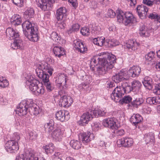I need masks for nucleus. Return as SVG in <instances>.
Here are the masks:
<instances>
[{"label": "nucleus", "mask_w": 160, "mask_h": 160, "mask_svg": "<svg viewBox=\"0 0 160 160\" xmlns=\"http://www.w3.org/2000/svg\"><path fill=\"white\" fill-rule=\"evenodd\" d=\"M128 77L127 71L125 69H122L118 74L113 76L112 77V80L116 83H118L124 79H127Z\"/></svg>", "instance_id": "2eb2a0df"}, {"label": "nucleus", "mask_w": 160, "mask_h": 160, "mask_svg": "<svg viewBox=\"0 0 160 160\" xmlns=\"http://www.w3.org/2000/svg\"><path fill=\"white\" fill-rule=\"evenodd\" d=\"M26 87L28 88L32 93L37 96L43 94L44 92V88L42 86L39 87V81L35 79L30 74L25 77Z\"/></svg>", "instance_id": "f03ea898"}, {"label": "nucleus", "mask_w": 160, "mask_h": 160, "mask_svg": "<svg viewBox=\"0 0 160 160\" xmlns=\"http://www.w3.org/2000/svg\"><path fill=\"white\" fill-rule=\"evenodd\" d=\"M53 52L55 56L59 58L65 54V50L60 47H54L53 49Z\"/></svg>", "instance_id": "c85d7f7f"}, {"label": "nucleus", "mask_w": 160, "mask_h": 160, "mask_svg": "<svg viewBox=\"0 0 160 160\" xmlns=\"http://www.w3.org/2000/svg\"><path fill=\"white\" fill-rule=\"evenodd\" d=\"M37 132L34 131H30L28 133V137L31 140H35L37 137Z\"/></svg>", "instance_id": "3c124183"}, {"label": "nucleus", "mask_w": 160, "mask_h": 160, "mask_svg": "<svg viewBox=\"0 0 160 160\" xmlns=\"http://www.w3.org/2000/svg\"><path fill=\"white\" fill-rule=\"evenodd\" d=\"M67 15V10L65 7H60L57 10L56 13L57 18L58 21L64 20Z\"/></svg>", "instance_id": "412c9836"}, {"label": "nucleus", "mask_w": 160, "mask_h": 160, "mask_svg": "<svg viewBox=\"0 0 160 160\" xmlns=\"http://www.w3.org/2000/svg\"><path fill=\"white\" fill-rule=\"evenodd\" d=\"M62 155L59 152H55L53 156L54 160H62Z\"/></svg>", "instance_id": "0e129e2a"}, {"label": "nucleus", "mask_w": 160, "mask_h": 160, "mask_svg": "<svg viewBox=\"0 0 160 160\" xmlns=\"http://www.w3.org/2000/svg\"><path fill=\"white\" fill-rule=\"evenodd\" d=\"M11 22L12 25L15 26L20 25L22 22L21 16L18 14H14L11 18Z\"/></svg>", "instance_id": "cd10ccee"}, {"label": "nucleus", "mask_w": 160, "mask_h": 160, "mask_svg": "<svg viewBox=\"0 0 160 160\" xmlns=\"http://www.w3.org/2000/svg\"><path fill=\"white\" fill-rule=\"evenodd\" d=\"M80 32L83 36H88L90 33L89 29L86 27L82 28Z\"/></svg>", "instance_id": "052dcab7"}, {"label": "nucleus", "mask_w": 160, "mask_h": 160, "mask_svg": "<svg viewBox=\"0 0 160 160\" xmlns=\"http://www.w3.org/2000/svg\"><path fill=\"white\" fill-rule=\"evenodd\" d=\"M102 58H99L98 56H95L92 58L90 61V67L93 70H94L95 67L98 64L100 65V62H101Z\"/></svg>", "instance_id": "bb28decb"}, {"label": "nucleus", "mask_w": 160, "mask_h": 160, "mask_svg": "<svg viewBox=\"0 0 160 160\" xmlns=\"http://www.w3.org/2000/svg\"><path fill=\"white\" fill-rule=\"evenodd\" d=\"M73 46L75 50L78 52L85 53L87 51V48L79 39L75 40L73 42Z\"/></svg>", "instance_id": "f8f14e48"}, {"label": "nucleus", "mask_w": 160, "mask_h": 160, "mask_svg": "<svg viewBox=\"0 0 160 160\" xmlns=\"http://www.w3.org/2000/svg\"><path fill=\"white\" fill-rule=\"evenodd\" d=\"M113 133H114L117 136H121L123 135L125 133V132L123 129L118 128L112 131Z\"/></svg>", "instance_id": "bf43d9fd"}, {"label": "nucleus", "mask_w": 160, "mask_h": 160, "mask_svg": "<svg viewBox=\"0 0 160 160\" xmlns=\"http://www.w3.org/2000/svg\"><path fill=\"white\" fill-rule=\"evenodd\" d=\"M34 11L32 8H28L24 12V15L27 19H29L34 17Z\"/></svg>", "instance_id": "4c0bfd02"}, {"label": "nucleus", "mask_w": 160, "mask_h": 160, "mask_svg": "<svg viewBox=\"0 0 160 160\" xmlns=\"http://www.w3.org/2000/svg\"><path fill=\"white\" fill-rule=\"evenodd\" d=\"M43 63L45 67V69H44L45 72V71L47 72L50 75H52L53 71V69L47 63L44 62H43Z\"/></svg>", "instance_id": "de8ad7c7"}, {"label": "nucleus", "mask_w": 160, "mask_h": 160, "mask_svg": "<svg viewBox=\"0 0 160 160\" xmlns=\"http://www.w3.org/2000/svg\"><path fill=\"white\" fill-rule=\"evenodd\" d=\"M22 27L25 36L29 40L33 42L38 41L39 37L38 29L36 24L27 20L22 24Z\"/></svg>", "instance_id": "f257e3e1"}, {"label": "nucleus", "mask_w": 160, "mask_h": 160, "mask_svg": "<svg viewBox=\"0 0 160 160\" xmlns=\"http://www.w3.org/2000/svg\"><path fill=\"white\" fill-rule=\"evenodd\" d=\"M139 44L134 40H130L128 43H126L123 46L124 48L128 49H131L132 50H135L139 46Z\"/></svg>", "instance_id": "a878e982"}, {"label": "nucleus", "mask_w": 160, "mask_h": 160, "mask_svg": "<svg viewBox=\"0 0 160 160\" xmlns=\"http://www.w3.org/2000/svg\"><path fill=\"white\" fill-rule=\"evenodd\" d=\"M148 18L151 19H159L160 17L155 12H153L150 14L148 16Z\"/></svg>", "instance_id": "680f3d73"}, {"label": "nucleus", "mask_w": 160, "mask_h": 160, "mask_svg": "<svg viewBox=\"0 0 160 160\" xmlns=\"http://www.w3.org/2000/svg\"><path fill=\"white\" fill-rule=\"evenodd\" d=\"M7 36L10 39H14L18 38L19 36L18 32L15 29L8 28L6 30Z\"/></svg>", "instance_id": "6ab92c4d"}, {"label": "nucleus", "mask_w": 160, "mask_h": 160, "mask_svg": "<svg viewBox=\"0 0 160 160\" xmlns=\"http://www.w3.org/2000/svg\"><path fill=\"white\" fill-rule=\"evenodd\" d=\"M8 102V100L5 96L2 95H0V104L6 105Z\"/></svg>", "instance_id": "4d7b16f0"}, {"label": "nucleus", "mask_w": 160, "mask_h": 160, "mask_svg": "<svg viewBox=\"0 0 160 160\" xmlns=\"http://www.w3.org/2000/svg\"><path fill=\"white\" fill-rule=\"evenodd\" d=\"M107 15L111 18H113L116 15V13L112 9L108 10L107 12Z\"/></svg>", "instance_id": "774afa93"}, {"label": "nucleus", "mask_w": 160, "mask_h": 160, "mask_svg": "<svg viewBox=\"0 0 160 160\" xmlns=\"http://www.w3.org/2000/svg\"><path fill=\"white\" fill-rule=\"evenodd\" d=\"M136 22V18L134 17L131 13L129 12L125 13L124 24L125 25H128L130 23H134Z\"/></svg>", "instance_id": "4be33fe9"}, {"label": "nucleus", "mask_w": 160, "mask_h": 160, "mask_svg": "<svg viewBox=\"0 0 160 160\" xmlns=\"http://www.w3.org/2000/svg\"><path fill=\"white\" fill-rule=\"evenodd\" d=\"M125 91L122 85L117 86L113 90L111 95L112 100L116 102H118L121 100V98L124 95Z\"/></svg>", "instance_id": "0eeeda50"}, {"label": "nucleus", "mask_w": 160, "mask_h": 160, "mask_svg": "<svg viewBox=\"0 0 160 160\" xmlns=\"http://www.w3.org/2000/svg\"><path fill=\"white\" fill-rule=\"evenodd\" d=\"M144 100L142 98H137L131 102L132 105L134 107L137 108L144 102Z\"/></svg>", "instance_id": "37998d69"}, {"label": "nucleus", "mask_w": 160, "mask_h": 160, "mask_svg": "<svg viewBox=\"0 0 160 160\" xmlns=\"http://www.w3.org/2000/svg\"><path fill=\"white\" fill-rule=\"evenodd\" d=\"M43 148L47 154L52 152L54 149L53 144L52 143H50L48 145L43 146Z\"/></svg>", "instance_id": "a19ab883"}, {"label": "nucleus", "mask_w": 160, "mask_h": 160, "mask_svg": "<svg viewBox=\"0 0 160 160\" xmlns=\"http://www.w3.org/2000/svg\"><path fill=\"white\" fill-rule=\"evenodd\" d=\"M132 100V98L129 95H127L124 96L123 98H121V100L119 101L121 103H128L131 102Z\"/></svg>", "instance_id": "09e8293b"}, {"label": "nucleus", "mask_w": 160, "mask_h": 160, "mask_svg": "<svg viewBox=\"0 0 160 160\" xmlns=\"http://www.w3.org/2000/svg\"><path fill=\"white\" fill-rule=\"evenodd\" d=\"M154 93L157 95H160V83L156 84L153 89Z\"/></svg>", "instance_id": "e2e57ef3"}, {"label": "nucleus", "mask_w": 160, "mask_h": 160, "mask_svg": "<svg viewBox=\"0 0 160 160\" xmlns=\"http://www.w3.org/2000/svg\"><path fill=\"white\" fill-rule=\"evenodd\" d=\"M150 30L144 25L140 26L139 28V34L142 37H148L149 36Z\"/></svg>", "instance_id": "473e14b6"}, {"label": "nucleus", "mask_w": 160, "mask_h": 160, "mask_svg": "<svg viewBox=\"0 0 160 160\" xmlns=\"http://www.w3.org/2000/svg\"><path fill=\"white\" fill-rule=\"evenodd\" d=\"M142 84L138 81L135 80L132 82V89L133 92H138L140 89Z\"/></svg>", "instance_id": "c9c22d12"}, {"label": "nucleus", "mask_w": 160, "mask_h": 160, "mask_svg": "<svg viewBox=\"0 0 160 160\" xmlns=\"http://www.w3.org/2000/svg\"><path fill=\"white\" fill-rule=\"evenodd\" d=\"M38 6L44 11L51 9L55 0H35Z\"/></svg>", "instance_id": "6e6552de"}, {"label": "nucleus", "mask_w": 160, "mask_h": 160, "mask_svg": "<svg viewBox=\"0 0 160 160\" xmlns=\"http://www.w3.org/2000/svg\"><path fill=\"white\" fill-rule=\"evenodd\" d=\"M70 146L74 149H78L81 148V143L77 140H72L70 142Z\"/></svg>", "instance_id": "c03bdc74"}, {"label": "nucleus", "mask_w": 160, "mask_h": 160, "mask_svg": "<svg viewBox=\"0 0 160 160\" xmlns=\"http://www.w3.org/2000/svg\"><path fill=\"white\" fill-rule=\"evenodd\" d=\"M20 138V136L19 133L18 132H15L11 136L10 140L18 142Z\"/></svg>", "instance_id": "864d4df0"}, {"label": "nucleus", "mask_w": 160, "mask_h": 160, "mask_svg": "<svg viewBox=\"0 0 160 160\" xmlns=\"http://www.w3.org/2000/svg\"><path fill=\"white\" fill-rule=\"evenodd\" d=\"M136 10L140 18L144 19L146 18L148 11V8L146 6L143 5H138L137 7Z\"/></svg>", "instance_id": "a211bd4d"}, {"label": "nucleus", "mask_w": 160, "mask_h": 160, "mask_svg": "<svg viewBox=\"0 0 160 160\" xmlns=\"http://www.w3.org/2000/svg\"><path fill=\"white\" fill-rule=\"evenodd\" d=\"M68 79V77L64 73L59 74L58 79L56 80L57 86L60 88L61 92L65 93L68 88V86L66 82Z\"/></svg>", "instance_id": "423d86ee"}, {"label": "nucleus", "mask_w": 160, "mask_h": 160, "mask_svg": "<svg viewBox=\"0 0 160 160\" xmlns=\"http://www.w3.org/2000/svg\"><path fill=\"white\" fill-rule=\"evenodd\" d=\"M36 72L37 76L43 80L46 78V76H49L47 74L44 73L45 67L43 62H39L36 65Z\"/></svg>", "instance_id": "9b49d317"}, {"label": "nucleus", "mask_w": 160, "mask_h": 160, "mask_svg": "<svg viewBox=\"0 0 160 160\" xmlns=\"http://www.w3.org/2000/svg\"><path fill=\"white\" fill-rule=\"evenodd\" d=\"M102 123L104 127L110 128L112 131L119 127L117 120L114 118H108L105 119L103 120Z\"/></svg>", "instance_id": "1a4fd4ad"}, {"label": "nucleus", "mask_w": 160, "mask_h": 160, "mask_svg": "<svg viewBox=\"0 0 160 160\" xmlns=\"http://www.w3.org/2000/svg\"><path fill=\"white\" fill-rule=\"evenodd\" d=\"M142 82L144 87L150 90L152 88L153 83L151 78L145 77Z\"/></svg>", "instance_id": "c756f323"}, {"label": "nucleus", "mask_w": 160, "mask_h": 160, "mask_svg": "<svg viewBox=\"0 0 160 160\" xmlns=\"http://www.w3.org/2000/svg\"><path fill=\"white\" fill-rule=\"evenodd\" d=\"M61 106L63 107H69L73 102L72 98L69 96H63L60 100Z\"/></svg>", "instance_id": "b1692460"}, {"label": "nucleus", "mask_w": 160, "mask_h": 160, "mask_svg": "<svg viewBox=\"0 0 160 160\" xmlns=\"http://www.w3.org/2000/svg\"><path fill=\"white\" fill-rule=\"evenodd\" d=\"M124 144L123 147H129L132 146L133 144V141L132 138L125 137L123 138Z\"/></svg>", "instance_id": "79ce46f5"}, {"label": "nucleus", "mask_w": 160, "mask_h": 160, "mask_svg": "<svg viewBox=\"0 0 160 160\" xmlns=\"http://www.w3.org/2000/svg\"><path fill=\"white\" fill-rule=\"evenodd\" d=\"M46 78L42 80L48 92L52 91L53 89L52 85L49 81V76H46Z\"/></svg>", "instance_id": "e433bc0d"}, {"label": "nucleus", "mask_w": 160, "mask_h": 160, "mask_svg": "<svg viewBox=\"0 0 160 160\" xmlns=\"http://www.w3.org/2000/svg\"><path fill=\"white\" fill-rule=\"evenodd\" d=\"M106 110H103L102 109H98L92 111L93 117L94 116L95 117L104 116L106 115Z\"/></svg>", "instance_id": "72a5a7b5"}, {"label": "nucleus", "mask_w": 160, "mask_h": 160, "mask_svg": "<svg viewBox=\"0 0 160 160\" xmlns=\"http://www.w3.org/2000/svg\"><path fill=\"white\" fill-rule=\"evenodd\" d=\"M79 25L78 24H75L72 25L71 28L68 30V32L70 34L73 32L78 31L79 28Z\"/></svg>", "instance_id": "8fccbe9b"}, {"label": "nucleus", "mask_w": 160, "mask_h": 160, "mask_svg": "<svg viewBox=\"0 0 160 160\" xmlns=\"http://www.w3.org/2000/svg\"><path fill=\"white\" fill-rule=\"evenodd\" d=\"M146 102L150 105L159 104L160 103V97L158 96L148 98L146 99Z\"/></svg>", "instance_id": "7c9ffc66"}, {"label": "nucleus", "mask_w": 160, "mask_h": 160, "mask_svg": "<svg viewBox=\"0 0 160 160\" xmlns=\"http://www.w3.org/2000/svg\"><path fill=\"white\" fill-rule=\"evenodd\" d=\"M141 72V68L138 66H133L129 69L127 71V75L128 77L134 78L138 76Z\"/></svg>", "instance_id": "f3484780"}, {"label": "nucleus", "mask_w": 160, "mask_h": 160, "mask_svg": "<svg viewBox=\"0 0 160 160\" xmlns=\"http://www.w3.org/2000/svg\"><path fill=\"white\" fill-rule=\"evenodd\" d=\"M91 126L93 131H97L100 129L101 125L99 122H95L92 124Z\"/></svg>", "instance_id": "6e6d98bb"}, {"label": "nucleus", "mask_w": 160, "mask_h": 160, "mask_svg": "<svg viewBox=\"0 0 160 160\" xmlns=\"http://www.w3.org/2000/svg\"><path fill=\"white\" fill-rule=\"evenodd\" d=\"M55 118L58 120L63 122L68 120L70 118V113L66 110H60L57 112Z\"/></svg>", "instance_id": "ddd939ff"}, {"label": "nucleus", "mask_w": 160, "mask_h": 160, "mask_svg": "<svg viewBox=\"0 0 160 160\" xmlns=\"http://www.w3.org/2000/svg\"><path fill=\"white\" fill-rule=\"evenodd\" d=\"M51 38L56 42L60 43L61 38L58 36V34L56 32H53L51 35Z\"/></svg>", "instance_id": "603ef678"}, {"label": "nucleus", "mask_w": 160, "mask_h": 160, "mask_svg": "<svg viewBox=\"0 0 160 160\" xmlns=\"http://www.w3.org/2000/svg\"><path fill=\"white\" fill-rule=\"evenodd\" d=\"M122 87H123L125 93H128L131 91H132V87L128 85V84L126 82H123L121 84Z\"/></svg>", "instance_id": "5fc2aeb1"}, {"label": "nucleus", "mask_w": 160, "mask_h": 160, "mask_svg": "<svg viewBox=\"0 0 160 160\" xmlns=\"http://www.w3.org/2000/svg\"><path fill=\"white\" fill-rule=\"evenodd\" d=\"M80 135L82 142L85 144L89 142L93 139L94 137V134L90 132L80 133Z\"/></svg>", "instance_id": "aec40b11"}, {"label": "nucleus", "mask_w": 160, "mask_h": 160, "mask_svg": "<svg viewBox=\"0 0 160 160\" xmlns=\"http://www.w3.org/2000/svg\"><path fill=\"white\" fill-rule=\"evenodd\" d=\"M9 84L8 80L3 77H0V87L5 88L8 87Z\"/></svg>", "instance_id": "49530a36"}, {"label": "nucleus", "mask_w": 160, "mask_h": 160, "mask_svg": "<svg viewBox=\"0 0 160 160\" xmlns=\"http://www.w3.org/2000/svg\"><path fill=\"white\" fill-rule=\"evenodd\" d=\"M117 19L119 22L124 23V14L121 10H118L117 12Z\"/></svg>", "instance_id": "a18cd8bd"}, {"label": "nucleus", "mask_w": 160, "mask_h": 160, "mask_svg": "<svg viewBox=\"0 0 160 160\" xmlns=\"http://www.w3.org/2000/svg\"><path fill=\"white\" fill-rule=\"evenodd\" d=\"M92 114V111H90V112H87L83 113L80 117L79 124L82 125H84L87 123L93 117Z\"/></svg>", "instance_id": "dca6fc26"}, {"label": "nucleus", "mask_w": 160, "mask_h": 160, "mask_svg": "<svg viewBox=\"0 0 160 160\" xmlns=\"http://www.w3.org/2000/svg\"><path fill=\"white\" fill-rule=\"evenodd\" d=\"M105 38L103 37H98L93 40L94 44L99 46H102L105 42Z\"/></svg>", "instance_id": "58836bf2"}, {"label": "nucleus", "mask_w": 160, "mask_h": 160, "mask_svg": "<svg viewBox=\"0 0 160 160\" xmlns=\"http://www.w3.org/2000/svg\"><path fill=\"white\" fill-rule=\"evenodd\" d=\"M44 128L46 132H51V136L55 141L61 140L63 132L60 127L54 125V122L53 120H50L48 122L45 124Z\"/></svg>", "instance_id": "20e7f679"}, {"label": "nucleus", "mask_w": 160, "mask_h": 160, "mask_svg": "<svg viewBox=\"0 0 160 160\" xmlns=\"http://www.w3.org/2000/svg\"><path fill=\"white\" fill-rule=\"evenodd\" d=\"M32 103V99H26L22 101L17 106L16 112L19 116H22L26 115L28 111V104Z\"/></svg>", "instance_id": "39448f33"}, {"label": "nucleus", "mask_w": 160, "mask_h": 160, "mask_svg": "<svg viewBox=\"0 0 160 160\" xmlns=\"http://www.w3.org/2000/svg\"><path fill=\"white\" fill-rule=\"evenodd\" d=\"M142 110L144 113L147 114L150 113L151 111V108L147 106H143Z\"/></svg>", "instance_id": "338daca9"}, {"label": "nucleus", "mask_w": 160, "mask_h": 160, "mask_svg": "<svg viewBox=\"0 0 160 160\" xmlns=\"http://www.w3.org/2000/svg\"><path fill=\"white\" fill-rule=\"evenodd\" d=\"M108 56V58H102L100 65L97 68L98 73L100 74L103 75L105 74L107 72L112 69L114 66V63L115 62L116 57L112 54H106V57Z\"/></svg>", "instance_id": "7ed1b4c3"}, {"label": "nucleus", "mask_w": 160, "mask_h": 160, "mask_svg": "<svg viewBox=\"0 0 160 160\" xmlns=\"http://www.w3.org/2000/svg\"><path fill=\"white\" fill-rule=\"evenodd\" d=\"M142 120V118L141 116L139 114H134L131 117L130 121L132 123H133L135 125L141 122Z\"/></svg>", "instance_id": "2f4dec72"}, {"label": "nucleus", "mask_w": 160, "mask_h": 160, "mask_svg": "<svg viewBox=\"0 0 160 160\" xmlns=\"http://www.w3.org/2000/svg\"><path fill=\"white\" fill-rule=\"evenodd\" d=\"M26 154L29 160H45L42 155L39 153H36L32 150L28 151Z\"/></svg>", "instance_id": "4468645a"}, {"label": "nucleus", "mask_w": 160, "mask_h": 160, "mask_svg": "<svg viewBox=\"0 0 160 160\" xmlns=\"http://www.w3.org/2000/svg\"><path fill=\"white\" fill-rule=\"evenodd\" d=\"M28 112L31 115H37L41 112V110L39 107L37 105L33 103L32 100V103L31 104H28Z\"/></svg>", "instance_id": "5701e85b"}, {"label": "nucleus", "mask_w": 160, "mask_h": 160, "mask_svg": "<svg viewBox=\"0 0 160 160\" xmlns=\"http://www.w3.org/2000/svg\"><path fill=\"white\" fill-rule=\"evenodd\" d=\"M155 53L153 52H150L145 56V58L146 60L148 62H150L154 63L155 62Z\"/></svg>", "instance_id": "ea45409f"}, {"label": "nucleus", "mask_w": 160, "mask_h": 160, "mask_svg": "<svg viewBox=\"0 0 160 160\" xmlns=\"http://www.w3.org/2000/svg\"><path fill=\"white\" fill-rule=\"evenodd\" d=\"M27 154H25V157L23 154H21L16 157V160H27Z\"/></svg>", "instance_id": "69168bd1"}, {"label": "nucleus", "mask_w": 160, "mask_h": 160, "mask_svg": "<svg viewBox=\"0 0 160 160\" xmlns=\"http://www.w3.org/2000/svg\"><path fill=\"white\" fill-rule=\"evenodd\" d=\"M13 42L11 45V47L13 49H22L24 44L23 41L20 39L19 37L14 39Z\"/></svg>", "instance_id": "393cba45"}, {"label": "nucleus", "mask_w": 160, "mask_h": 160, "mask_svg": "<svg viewBox=\"0 0 160 160\" xmlns=\"http://www.w3.org/2000/svg\"><path fill=\"white\" fill-rule=\"evenodd\" d=\"M12 2L16 5L19 7L24 6V0H12Z\"/></svg>", "instance_id": "13d9d810"}, {"label": "nucleus", "mask_w": 160, "mask_h": 160, "mask_svg": "<svg viewBox=\"0 0 160 160\" xmlns=\"http://www.w3.org/2000/svg\"><path fill=\"white\" fill-rule=\"evenodd\" d=\"M144 139L146 144L150 143H153L154 141V136L152 132L146 134L144 136Z\"/></svg>", "instance_id": "f704fd0d"}, {"label": "nucleus", "mask_w": 160, "mask_h": 160, "mask_svg": "<svg viewBox=\"0 0 160 160\" xmlns=\"http://www.w3.org/2000/svg\"><path fill=\"white\" fill-rule=\"evenodd\" d=\"M5 148L6 151L10 153H16L19 148L18 142L10 140L7 142Z\"/></svg>", "instance_id": "9d476101"}]
</instances>
